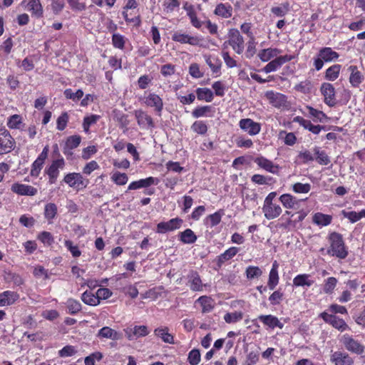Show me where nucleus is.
Segmentation results:
<instances>
[{
	"label": "nucleus",
	"instance_id": "obj_1",
	"mask_svg": "<svg viewBox=\"0 0 365 365\" xmlns=\"http://www.w3.org/2000/svg\"><path fill=\"white\" fill-rule=\"evenodd\" d=\"M328 240L330 244V247L327 250L329 255L340 259H344L348 256V250L341 234L333 232L329 234Z\"/></svg>",
	"mask_w": 365,
	"mask_h": 365
},
{
	"label": "nucleus",
	"instance_id": "obj_2",
	"mask_svg": "<svg viewBox=\"0 0 365 365\" xmlns=\"http://www.w3.org/2000/svg\"><path fill=\"white\" fill-rule=\"evenodd\" d=\"M56 152L58 153V145H55ZM58 154L57 159L53 160L50 165H47L44 170V173L48 175V183L52 185L55 184L60 175V171L63 170L66 166V161L64 158Z\"/></svg>",
	"mask_w": 365,
	"mask_h": 365
},
{
	"label": "nucleus",
	"instance_id": "obj_3",
	"mask_svg": "<svg viewBox=\"0 0 365 365\" xmlns=\"http://www.w3.org/2000/svg\"><path fill=\"white\" fill-rule=\"evenodd\" d=\"M63 181L68 185L69 187L80 190L86 188L89 184V180L85 179L80 173H68L64 175Z\"/></svg>",
	"mask_w": 365,
	"mask_h": 365
},
{
	"label": "nucleus",
	"instance_id": "obj_4",
	"mask_svg": "<svg viewBox=\"0 0 365 365\" xmlns=\"http://www.w3.org/2000/svg\"><path fill=\"white\" fill-rule=\"evenodd\" d=\"M340 341L345 349L351 353L360 355L364 352V346L351 335L344 334L341 337Z\"/></svg>",
	"mask_w": 365,
	"mask_h": 365
},
{
	"label": "nucleus",
	"instance_id": "obj_5",
	"mask_svg": "<svg viewBox=\"0 0 365 365\" xmlns=\"http://www.w3.org/2000/svg\"><path fill=\"white\" fill-rule=\"evenodd\" d=\"M16 142L5 128H0V155L10 153L15 147Z\"/></svg>",
	"mask_w": 365,
	"mask_h": 365
},
{
	"label": "nucleus",
	"instance_id": "obj_6",
	"mask_svg": "<svg viewBox=\"0 0 365 365\" xmlns=\"http://www.w3.org/2000/svg\"><path fill=\"white\" fill-rule=\"evenodd\" d=\"M143 103L146 106L153 108L157 115L161 116L164 103L159 95L150 92L144 96Z\"/></svg>",
	"mask_w": 365,
	"mask_h": 365
},
{
	"label": "nucleus",
	"instance_id": "obj_7",
	"mask_svg": "<svg viewBox=\"0 0 365 365\" xmlns=\"http://www.w3.org/2000/svg\"><path fill=\"white\" fill-rule=\"evenodd\" d=\"M183 220L180 217H175L166 222H160L156 226L155 232L158 234H165L180 229Z\"/></svg>",
	"mask_w": 365,
	"mask_h": 365
},
{
	"label": "nucleus",
	"instance_id": "obj_8",
	"mask_svg": "<svg viewBox=\"0 0 365 365\" xmlns=\"http://www.w3.org/2000/svg\"><path fill=\"white\" fill-rule=\"evenodd\" d=\"M228 43L237 54H241L243 52L245 41L242 36L237 29H232L229 31Z\"/></svg>",
	"mask_w": 365,
	"mask_h": 365
},
{
	"label": "nucleus",
	"instance_id": "obj_9",
	"mask_svg": "<svg viewBox=\"0 0 365 365\" xmlns=\"http://www.w3.org/2000/svg\"><path fill=\"white\" fill-rule=\"evenodd\" d=\"M319 317L322 318L326 323L331 325L334 328L338 329L340 331L349 329V327L345 321L334 314L324 312L319 314Z\"/></svg>",
	"mask_w": 365,
	"mask_h": 365
},
{
	"label": "nucleus",
	"instance_id": "obj_10",
	"mask_svg": "<svg viewBox=\"0 0 365 365\" xmlns=\"http://www.w3.org/2000/svg\"><path fill=\"white\" fill-rule=\"evenodd\" d=\"M253 162L261 169L272 173L278 174L279 170V166L274 164L272 160L267 158L259 155L253 158Z\"/></svg>",
	"mask_w": 365,
	"mask_h": 365
},
{
	"label": "nucleus",
	"instance_id": "obj_11",
	"mask_svg": "<svg viewBox=\"0 0 365 365\" xmlns=\"http://www.w3.org/2000/svg\"><path fill=\"white\" fill-rule=\"evenodd\" d=\"M239 127L241 130L254 136L261 131V124L254 121L251 118H242L239 121Z\"/></svg>",
	"mask_w": 365,
	"mask_h": 365
},
{
	"label": "nucleus",
	"instance_id": "obj_12",
	"mask_svg": "<svg viewBox=\"0 0 365 365\" xmlns=\"http://www.w3.org/2000/svg\"><path fill=\"white\" fill-rule=\"evenodd\" d=\"M134 115L137 120L138 125L142 129H152L155 127L152 117L147 112L139 109L134 111Z\"/></svg>",
	"mask_w": 365,
	"mask_h": 365
},
{
	"label": "nucleus",
	"instance_id": "obj_13",
	"mask_svg": "<svg viewBox=\"0 0 365 365\" xmlns=\"http://www.w3.org/2000/svg\"><path fill=\"white\" fill-rule=\"evenodd\" d=\"M173 41L180 43H188L192 46L200 44V38L197 36H190L188 34L182 33L181 31H177L172 35Z\"/></svg>",
	"mask_w": 365,
	"mask_h": 365
},
{
	"label": "nucleus",
	"instance_id": "obj_14",
	"mask_svg": "<svg viewBox=\"0 0 365 365\" xmlns=\"http://www.w3.org/2000/svg\"><path fill=\"white\" fill-rule=\"evenodd\" d=\"M294 58L293 56L284 55L275 58L274 60L269 62L263 68L262 71L266 73H269L278 70L284 63L292 61Z\"/></svg>",
	"mask_w": 365,
	"mask_h": 365
},
{
	"label": "nucleus",
	"instance_id": "obj_15",
	"mask_svg": "<svg viewBox=\"0 0 365 365\" xmlns=\"http://www.w3.org/2000/svg\"><path fill=\"white\" fill-rule=\"evenodd\" d=\"M320 91L324 97V103L331 107L336 104L335 88L329 83H323L321 86Z\"/></svg>",
	"mask_w": 365,
	"mask_h": 365
},
{
	"label": "nucleus",
	"instance_id": "obj_16",
	"mask_svg": "<svg viewBox=\"0 0 365 365\" xmlns=\"http://www.w3.org/2000/svg\"><path fill=\"white\" fill-rule=\"evenodd\" d=\"M262 212L264 217L267 220H274L277 218L282 212L280 205L274 203H264L262 206Z\"/></svg>",
	"mask_w": 365,
	"mask_h": 365
},
{
	"label": "nucleus",
	"instance_id": "obj_17",
	"mask_svg": "<svg viewBox=\"0 0 365 365\" xmlns=\"http://www.w3.org/2000/svg\"><path fill=\"white\" fill-rule=\"evenodd\" d=\"M330 360L334 365H353V358L346 352L336 351L331 354Z\"/></svg>",
	"mask_w": 365,
	"mask_h": 365
},
{
	"label": "nucleus",
	"instance_id": "obj_18",
	"mask_svg": "<svg viewBox=\"0 0 365 365\" xmlns=\"http://www.w3.org/2000/svg\"><path fill=\"white\" fill-rule=\"evenodd\" d=\"M21 5L25 6L32 16L36 18L42 17L43 10L40 0H24Z\"/></svg>",
	"mask_w": 365,
	"mask_h": 365
},
{
	"label": "nucleus",
	"instance_id": "obj_19",
	"mask_svg": "<svg viewBox=\"0 0 365 365\" xmlns=\"http://www.w3.org/2000/svg\"><path fill=\"white\" fill-rule=\"evenodd\" d=\"M125 336L129 340H133L139 337L145 336L149 334L148 329L145 325L128 327L125 330Z\"/></svg>",
	"mask_w": 365,
	"mask_h": 365
},
{
	"label": "nucleus",
	"instance_id": "obj_20",
	"mask_svg": "<svg viewBox=\"0 0 365 365\" xmlns=\"http://www.w3.org/2000/svg\"><path fill=\"white\" fill-rule=\"evenodd\" d=\"M293 122L299 123L304 129L308 130L315 135L319 134L322 130H325L324 126L320 125H314L311 120L304 119L301 116L294 117Z\"/></svg>",
	"mask_w": 365,
	"mask_h": 365
},
{
	"label": "nucleus",
	"instance_id": "obj_21",
	"mask_svg": "<svg viewBox=\"0 0 365 365\" xmlns=\"http://www.w3.org/2000/svg\"><path fill=\"white\" fill-rule=\"evenodd\" d=\"M160 180L154 177H148L145 179H140L130 182L128 187V190H138L140 188L148 187L150 185H157Z\"/></svg>",
	"mask_w": 365,
	"mask_h": 365
},
{
	"label": "nucleus",
	"instance_id": "obj_22",
	"mask_svg": "<svg viewBox=\"0 0 365 365\" xmlns=\"http://www.w3.org/2000/svg\"><path fill=\"white\" fill-rule=\"evenodd\" d=\"M81 142V137L78 135H73L66 138L63 148V154L68 157L73 155V150L78 148Z\"/></svg>",
	"mask_w": 365,
	"mask_h": 365
},
{
	"label": "nucleus",
	"instance_id": "obj_23",
	"mask_svg": "<svg viewBox=\"0 0 365 365\" xmlns=\"http://www.w3.org/2000/svg\"><path fill=\"white\" fill-rule=\"evenodd\" d=\"M11 190L18 195L28 196H34L38 192L37 189L33 186L18 182L14 183L11 185Z\"/></svg>",
	"mask_w": 365,
	"mask_h": 365
},
{
	"label": "nucleus",
	"instance_id": "obj_24",
	"mask_svg": "<svg viewBox=\"0 0 365 365\" xmlns=\"http://www.w3.org/2000/svg\"><path fill=\"white\" fill-rule=\"evenodd\" d=\"M278 269L279 263L275 260L273 262L272 268L269 273L267 287L270 290H274L279 284V277Z\"/></svg>",
	"mask_w": 365,
	"mask_h": 365
},
{
	"label": "nucleus",
	"instance_id": "obj_25",
	"mask_svg": "<svg viewBox=\"0 0 365 365\" xmlns=\"http://www.w3.org/2000/svg\"><path fill=\"white\" fill-rule=\"evenodd\" d=\"M258 319L262 322L264 325L272 329L276 327L282 329L284 327V324L282 323L277 317L272 314L259 315Z\"/></svg>",
	"mask_w": 365,
	"mask_h": 365
},
{
	"label": "nucleus",
	"instance_id": "obj_26",
	"mask_svg": "<svg viewBox=\"0 0 365 365\" xmlns=\"http://www.w3.org/2000/svg\"><path fill=\"white\" fill-rule=\"evenodd\" d=\"M19 299V294L13 291H4L0 293V307L10 306Z\"/></svg>",
	"mask_w": 365,
	"mask_h": 365
},
{
	"label": "nucleus",
	"instance_id": "obj_27",
	"mask_svg": "<svg viewBox=\"0 0 365 365\" xmlns=\"http://www.w3.org/2000/svg\"><path fill=\"white\" fill-rule=\"evenodd\" d=\"M204 58L206 63L209 66L213 73L217 74V76H220V69L222 67V62L217 56L211 55H204Z\"/></svg>",
	"mask_w": 365,
	"mask_h": 365
},
{
	"label": "nucleus",
	"instance_id": "obj_28",
	"mask_svg": "<svg viewBox=\"0 0 365 365\" xmlns=\"http://www.w3.org/2000/svg\"><path fill=\"white\" fill-rule=\"evenodd\" d=\"M279 200L286 209H297L301 202L300 200H297L294 196L290 194H283L279 197Z\"/></svg>",
	"mask_w": 365,
	"mask_h": 365
},
{
	"label": "nucleus",
	"instance_id": "obj_29",
	"mask_svg": "<svg viewBox=\"0 0 365 365\" xmlns=\"http://www.w3.org/2000/svg\"><path fill=\"white\" fill-rule=\"evenodd\" d=\"M266 96L269 102L277 108L284 106L287 103V98L284 95L275 93L274 91H268L266 93Z\"/></svg>",
	"mask_w": 365,
	"mask_h": 365
},
{
	"label": "nucleus",
	"instance_id": "obj_30",
	"mask_svg": "<svg viewBox=\"0 0 365 365\" xmlns=\"http://www.w3.org/2000/svg\"><path fill=\"white\" fill-rule=\"evenodd\" d=\"M214 113L215 108L212 106H201L196 107L192 111V116L195 118L212 117Z\"/></svg>",
	"mask_w": 365,
	"mask_h": 365
},
{
	"label": "nucleus",
	"instance_id": "obj_31",
	"mask_svg": "<svg viewBox=\"0 0 365 365\" xmlns=\"http://www.w3.org/2000/svg\"><path fill=\"white\" fill-rule=\"evenodd\" d=\"M138 6V4L135 0H128L125 6L123 7V16L124 17L125 21L127 23H133L135 25H139L140 23V18L138 16L135 18H129L128 10V9H134Z\"/></svg>",
	"mask_w": 365,
	"mask_h": 365
},
{
	"label": "nucleus",
	"instance_id": "obj_32",
	"mask_svg": "<svg viewBox=\"0 0 365 365\" xmlns=\"http://www.w3.org/2000/svg\"><path fill=\"white\" fill-rule=\"evenodd\" d=\"M183 9L189 16L192 25L197 29H200L202 26V22L197 17L194 6L188 2H185L183 4Z\"/></svg>",
	"mask_w": 365,
	"mask_h": 365
},
{
	"label": "nucleus",
	"instance_id": "obj_33",
	"mask_svg": "<svg viewBox=\"0 0 365 365\" xmlns=\"http://www.w3.org/2000/svg\"><path fill=\"white\" fill-rule=\"evenodd\" d=\"M190 283V288L194 292H199L202 289V283L199 274L194 270H191L187 276Z\"/></svg>",
	"mask_w": 365,
	"mask_h": 365
},
{
	"label": "nucleus",
	"instance_id": "obj_34",
	"mask_svg": "<svg viewBox=\"0 0 365 365\" xmlns=\"http://www.w3.org/2000/svg\"><path fill=\"white\" fill-rule=\"evenodd\" d=\"M351 73L349 76V82L354 87H358L364 80L363 74L359 71L356 66H350L348 68Z\"/></svg>",
	"mask_w": 365,
	"mask_h": 365
},
{
	"label": "nucleus",
	"instance_id": "obj_35",
	"mask_svg": "<svg viewBox=\"0 0 365 365\" xmlns=\"http://www.w3.org/2000/svg\"><path fill=\"white\" fill-rule=\"evenodd\" d=\"M169 329L167 327H158L154 330L155 336L160 337L165 343L174 344V336L168 332Z\"/></svg>",
	"mask_w": 365,
	"mask_h": 365
},
{
	"label": "nucleus",
	"instance_id": "obj_36",
	"mask_svg": "<svg viewBox=\"0 0 365 365\" xmlns=\"http://www.w3.org/2000/svg\"><path fill=\"white\" fill-rule=\"evenodd\" d=\"M314 282V281L312 279L311 276L308 274H300L293 279L294 287H310Z\"/></svg>",
	"mask_w": 365,
	"mask_h": 365
},
{
	"label": "nucleus",
	"instance_id": "obj_37",
	"mask_svg": "<svg viewBox=\"0 0 365 365\" xmlns=\"http://www.w3.org/2000/svg\"><path fill=\"white\" fill-rule=\"evenodd\" d=\"M318 56L321 57L324 62L334 61L339 57V53L330 47L322 48L318 53Z\"/></svg>",
	"mask_w": 365,
	"mask_h": 365
},
{
	"label": "nucleus",
	"instance_id": "obj_38",
	"mask_svg": "<svg viewBox=\"0 0 365 365\" xmlns=\"http://www.w3.org/2000/svg\"><path fill=\"white\" fill-rule=\"evenodd\" d=\"M214 14L224 19H228L232 15V7L229 4H218L214 11Z\"/></svg>",
	"mask_w": 365,
	"mask_h": 365
},
{
	"label": "nucleus",
	"instance_id": "obj_39",
	"mask_svg": "<svg viewBox=\"0 0 365 365\" xmlns=\"http://www.w3.org/2000/svg\"><path fill=\"white\" fill-rule=\"evenodd\" d=\"M99 338L110 339L112 340H118L121 337V334L109 327L101 328L97 334Z\"/></svg>",
	"mask_w": 365,
	"mask_h": 365
},
{
	"label": "nucleus",
	"instance_id": "obj_40",
	"mask_svg": "<svg viewBox=\"0 0 365 365\" xmlns=\"http://www.w3.org/2000/svg\"><path fill=\"white\" fill-rule=\"evenodd\" d=\"M332 216L322 212H316L312 217L314 224L319 227H325L331 224Z\"/></svg>",
	"mask_w": 365,
	"mask_h": 365
},
{
	"label": "nucleus",
	"instance_id": "obj_41",
	"mask_svg": "<svg viewBox=\"0 0 365 365\" xmlns=\"http://www.w3.org/2000/svg\"><path fill=\"white\" fill-rule=\"evenodd\" d=\"M195 303L200 304L202 313L210 312L213 309L215 304L214 300L208 296L200 297Z\"/></svg>",
	"mask_w": 365,
	"mask_h": 365
},
{
	"label": "nucleus",
	"instance_id": "obj_42",
	"mask_svg": "<svg viewBox=\"0 0 365 365\" xmlns=\"http://www.w3.org/2000/svg\"><path fill=\"white\" fill-rule=\"evenodd\" d=\"M239 252V248L236 247H232L225 250L222 254L217 257V264L221 266L225 262L231 259L234 257Z\"/></svg>",
	"mask_w": 365,
	"mask_h": 365
},
{
	"label": "nucleus",
	"instance_id": "obj_43",
	"mask_svg": "<svg viewBox=\"0 0 365 365\" xmlns=\"http://www.w3.org/2000/svg\"><path fill=\"white\" fill-rule=\"evenodd\" d=\"M179 240L183 244H192L196 242L197 237L195 232L190 228L180 232L178 234Z\"/></svg>",
	"mask_w": 365,
	"mask_h": 365
},
{
	"label": "nucleus",
	"instance_id": "obj_44",
	"mask_svg": "<svg viewBox=\"0 0 365 365\" xmlns=\"http://www.w3.org/2000/svg\"><path fill=\"white\" fill-rule=\"evenodd\" d=\"M195 93L199 101L210 103L214 98L213 92L208 88H197L195 90Z\"/></svg>",
	"mask_w": 365,
	"mask_h": 365
},
{
	"label": "nucleus",
	"instance_id": "obj_45",
	"mask_svg": "<svg viewBox=\"0 0 365 365\" xmlns=\"http://www.w3.org/2000/svg\"><path fill=\"white\" fill-rule=\"evenodd\" d=\"M58 207L55 203L49 202L44 207V217L48 224L53 223V219L56 217Z\"/></svg>",
	"mask_w": 365,
	"mask_h": 365
},
{
	"label": "nucleus",
	"instance_id": "obj_46",
	"mask_svg": "<svg viewBox=\"0 0 365 365\" xmlns=\"http://www.w3.org/2000/svg\"><path fill=\"white\" fill-rule=\"evenodd\" d=\"M280 51L277 48H269L261 50L258 53V57L263 62H267L270 59L277 56Z\"/></svg>",
	"mask_w": 365,
	"mask_h": 365
},
{
	"label": "nucleus",
	"instance_id": "obj_47",
	"mask_svg": "<svg viewBox=\"0 0 365 365\" xmlns=\"http://www.w3.org/2000/svg\"><path fill=\"white\" fill-rule=\"evenodd\" d=\"M338 283L336 277H329L324 280L322 284V292L326 294H331Z\"/></svg>",
	"mask_w": 365,
	"mask_h": 365
},
{
	"label": "nucleus",
	"instance_id": "obj_48",
	"mask_svg": "<svg viewBox=\"0 0 365 365\" xmlns=\"http://www.w3.org/2000/svg\"><path fill=\"white\" fill-rule=\"evenodd\" d=\"M306 108L309 110V115L313 118L314 122H327L328 117L323 111L317 110L310 106H307Z\"/></svg>",
	"mask_w": 365,
	"mask_h": 365
},
{
	"label": "nucleus",
	"instance_id": "obj_49",
	"mask_svg": "<svg viewBox=\"0 0 365 365\" xmlns=\"http://www.w3.org/2000/svg\"><path fill=\"white\" fill-rule=\"evenodd\" d=\"M341 66L334 64L329 67L325 71V78L330 81H335L339 76Z\"/></svg>",
	"mask_w": 365,
	"mask_h": 365
},
{
	"label": "nucleus",
	"instance_id": "obj_50",
	"mask_svg": "<svg viewBox=\"0 0 365 365\" xmlns=\"http://www.w3.org/2000/svg\"><path fill=\"white\" fill-rule=\"evenodd\" d=\"M81 300L83 303L89 306H97L99 304L97 294H94L91 291L84 292L81 295Z\"/></svg>",
	"mask_w": 365,
	"mask_h": 365
},
{
	"label": "nucleus",
	"instance_id": "obj_51",
	"mask_svg": "<svg viewBox=\"0 0 365 365\" xmlns=\"http://www.w3.org/2000/svg\"><path fill=\"white\" fill-rule=\"evenodd\" d=\"M290 10V4L288 1L284 2L278 6L271 9L272 13L277 17H284Z\"/></svg>",
	"mask_w": 365,
	"mask_h": 365
},
{
	"label": "nucleus",
	"instance_id": "obj_52",
	"mask_svg": "<svg viewBox=\"0 0 365 365\" xmlns=\"http://www.w3.org/2000/svg\"><path fill=\"white\" fill-rule=\"evenodd\" d=\"M101 116L96 114H91L84 117L83 121V128L86 133H90V127L97 123Z\"/></svg>",
	"mask_w": 365,
	"mask_h": 365
},
{
	"label": "nucleus",
	"instance_id": "obj_53",
	"mask_svg": "<svg viewBox=\"0 0 365 365\" xmlns=\"http://www.w3.org/2000/svg\"><path fill=\"white\" fill-rule=\"evenodd\" d=\"M23 124V119L20 115L14 114L7 119L6 125L10 129H21Z\"/></svg>",
	"mask_w": 365,
	"mask_h": 365
},
{
	"label": "nucleus",
	"instance_id": "obj_54",
	"mask_svg": "<svg viewBox=\"0 0 365 365\" xmlns=\"http://www.w3.org/2000/svg\"><path fill=\"white\" fill-rule=\"evenodd\" d=\"M68 312L70 314L74 315L81 310V304L76 299L69 298L66 302Z\"/></svg>",
	"mask_w": 365,
	"mask_h": 365
},
{
	"label": "nucleus",
	"instance_id": "obj_55",
	"mask_svg": "<svg viewBox=\"0 0 365 365\" xmlns=\"http://www.w3.org/2000/svg\"><path fill=\"white\" fill-rule=\"evenodd\" d=\"M37 239L43 244L44 246L50 247L54 242L53 235L47 231H42L37 235Z\"/></svg>",
	"mask_w": 365,
	"mask_h": 365
},
{
	"label": "nucleus",
	"instance_id": "obj_56",
	"mask_svg": "<svg viewBox=\"0 0 365 365\" xmlns=\"http://www.w3.org/2000/svg\"><path fill=\"white\" fill-rule=\"evenodd\" d=\"M224 320L227 324H233L240 322L243 318V313L241 311L227 312L224 315Z\"/></svg>",
	"mask_w": 365,
	"mask_h": 365
},
{
	"label": "nucleus",
	"instance_id": "obj_57",
	"mask_svg": "<svg viewBox=\"0 0 365 365\" xmlns=\"http://www.w3.org/2000/svg\"><path fill=\"white\" fill-rule=\"evenodd\" d=\"M64 246L70 252L73 257L78 258L81 255L79 247L75 245L71 240H65Z\"/></svg>",
	"mask_w": 365,
	"mask_h": 365
},
{
	"label": "nucleus",
	"instance_id": "obj_58",
	"mask_svg": "<svg viewBox=\"0 0 365 365\" xmlns=\"http://www.w3.org/2000/svg\"><path fill=\"white\" fill-rule=\"evenodd\" d=\"M126 41V38L120 34L114 33L112 36V44L115 48L123 50Z\"/></svg>",
	"mask_w": 365,
	"mask_h": 365
},
{
	"label": "nucleus",
	"instance_id": "obj_59",
	"mask_svg": "<svg viewBox=\"0 0 365 365\" xmlns=\"http://www.w3.org/2000/svg\"><path fill=\"white\" fill-rule=\"evenodd\" d=\"M191 130L199 135H205L207 132L208 127L203 120H196L191 125Z\"/></svg>",
	"mask_w": 365,
	"mask_h": 365
},
{
	"label": "nucleus",
	"instance_id": "obj_60",
	"mask_svg": "<svg viewBox=\"0 0 365 365\" xmlns=\"http://www.w3.org/2000/svg\"><path fill=\"white\" fill-rule=\"evenodd\" d=\"M314 151L317 155V160L320 165H327L329 164L330 160L325 151L321 150L319 147H315L314 148Z\"/></svg>",
	"mask_w": 365,
	"mask_h": 365
},
{
	"label": "nucleus",
	"instance_id": "obj_61",
	"mask_svg": "<svg viewBox=\"0 0 365 365\" xmlns=\"http://www.w3.org/2000/svg\"><path fill=\"white\" fill-rule=\"evenodd\" d=\"M63 94L67 99L77 102L83 96V91L81 89H78L76 92H73L72 89L67 88L64 91Z\"/></svg>",
	"mask_w": 365,
	"mask_h": 365
},
{
	"label": "nucleus",
	"instance_id": "obj_62",
	"mask_svg": "<svg viewBox=\"0 0 365 365\" xmlns=\"http://www.w3.org/2000/svg\"><path fill=\"white\" fill-rule=\"evenodd\" d=\"M222 218V214L220 212H216L212 215H208L205 219V225L208 227H212L217 225Z\"/></svg>",
	"mask_w": 365,
	"mask_h": 365
},
{
	"label": "nucleus",
	"instance_id": "obj_63",
	"mask_svg": "<svg viewBox=\"0 0 365 365\" xmlns=\"http://www.w3.org/2000/svg\"><path fill=\"white\" fill-rule=\"evenodd\" d=\"M246 277L248 279L258 278L262 274V269L257 266H248L245 271Z\"/></svg>",
	"mask_w": 365,
	"mask_h": 365
},
{
	"label": "nucleus",
	"instance_id": "obj_64",
	"mask_svg": "<svg viewBox=\"0 0 365 365\" xmlns=\"http://www.w3.org/2000/svg\"><path fill=\"white\" fill-rule=\"evenodd\" d=\"M111 180L118 185H124L128 181L127 174L120 172H115L112 176Z\"/></svg>",
	"mask_w": 365,
	"mask_h": 365
}]
</instances>
